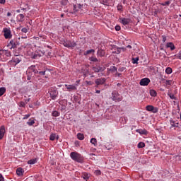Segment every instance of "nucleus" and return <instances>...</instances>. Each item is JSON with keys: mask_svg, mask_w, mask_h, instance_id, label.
Listing matches in <instances>:
<instances>
[{"mask_svg": "<svg viewBox=\"0 0 181 181\" xmlns=\"http://www.w3.org/2000/svg\"><path fill=\"white\" fill-rule=\"evenodd\" d=\"M70 156L75 162H78V163H83L84 162V157L77 152H71Z\"/></svg>", "mask_w": 181, "mask_h": 181, "instance_id": "1", "label": "nucleus"}, {"mask_svg": "<svg viewBox=\"0 0 181 181\" xmlns=\"http://www.w3.org/2000/svg\"><path fill=\"white\" fill-rule=\"evenodd\" d=\"M11 56V51L0 49V59L2 60V62L9 60Z\"/></svg>", "mask_w": 181, "mask_h": 181, "instance_id": "2", "label": "nucleus"}, {"mask_svg": "<svg viewBox=\"0 0 181 181\" xmlns=\"http://www.w3.org/2000/svg\"><path fill=\"white\" fill-rule=\"evenodd\" d=\"M21 62H22V58L16 53L15 57L8 62V64L9 66H16V64H18V63H21Z\"/></svg>", "mask_w": 181, "mask_h": 181, "instance_id": "3", "label": "nucleus"}, {"mask_svg": "<svg viewBox=\"0 0 181 181\" xmlns=\"http://www.w3.org/2000/svg\"><path fill=\"white\" fill-rule=\"evenodd\" d=\"M112 100L115 101V103H119V101H122V96L119 95L118 91L114 90L112 93Z\"/></svg>", "mask_w": 181, "mask_h": 181, "instance_id": "4", "label": "nucleus"}, {"mask_svg": "<svg viewBox=\"0 0 181 181\" xmlns=\"http://www.w3.org/2000/svg\"><path fill=\"white\" fill-rule=\"evenodd\" d=\"M49 93L52 100H56V98H57V95H59V92L57 91V89L54 88H51L49 90Z\"/></svg>", "mask_w": 181, "mask_h": 181, "instance_id": "5", "label": "nucleus"}, {"mask_svg": "<svg viewBox=\"0 0 181 181\" xmlns=\"http://www.w3.org/2000/svg\"><path fill=\"white\" fill-rule=\"evenodd\" d=\"M63 45L65 47L71 48V49L77 46V44L76 43V42L71 41V40L64 41Z\"/></svg>", "mask_w": 181, "mask_h": 181, "instance_id": "6", "label": "nucleus"}, {"mask_svg": "<svg viewBox=\"0 0 181 181\" xmlns=\"http://www.w3.org/2000/svg\"><path fill=\"white\" fill-rule=\"evenodd\" d=\"M5 39H12V31L8 28H4L3 30Z\"/></svg>", "mask_w": 181, "mask_h": 181, "instance_id": "7", "label": "nucleus"}, {"mask_svg": "<svg viewBox=\"0 0 181 181\" xmlns=\"http://www.w3.org/2000/svg\"><path fill=\"white\" fill-rule=\"evenodd\" d=\"M8 46H11L10 49H16L19 46V41L16 39L11 40Z\"/></svg>", "mask_w": 181, "mask_h": 181, "instance_id": "8", "label": "nucleus"}, {"mask_svg": "<svg viewBox=\"0 0 181 181\" xmlns=\"http://www.w3.org/2000/svg\"><path fill=\"white\" fill-rule=\"evenodd\" d=\"M146 111H149L150 112H153V114H156L159 109L158 107H154L153 105H148L146 107Z\"/></svg>", "mask_w": 181, "mask_h": 181, "instance_id": "9", "label": "nucleus"}, {"mask_svg": "<svg viewBox=\"0 0 181 181\" xmlns=\"http://www.w3.org/2000/svg\"><path fill=\"white\" fill-rule=\"evenodd\" d=\"M106 81L107 79L105 78H97L95 81V87H98V86H103V84H105Z\"/></svg>", "mask_w": 181, "mask_h": 181, "instance_id": "10", "label": "nucleus"}, {"mask_svg": "<svg viewBox=\"0 0 181 181\" xmlns=\"http://www.w3.org/2000/svg\"><path fill=\"white\" fill-rule=\"evenodd\" d=\"M151 83V79L148 78H144L140 81V86H148Z\"/></svg>", "mask_w": 181, "mask_h": 181, "instance_id": "11", "label": "nucleus"}, {"mask_svg": "<svg viewBox=\"0 0 181 181\" xmlns=\"http://www.w3.org/2000/svg\"><path fill=\"white\" fill-rule=\"evenodd\" d=\"M120 22L122 23V25H129L131 23V19L130 18H119Z\"/></svg>", "mask_w": 181, "mask_h": 181, "instance_id": "12", "label": "nucleus"}, {"mask_svg": "<svg viewBox=\"0 0 181 181\" xmlns=\"http://www.w3.org/2000/svg\"><path fill=\"white\" fill-rule=\"evenodd\" d=\"M92 69L94 73H100V71H104V70H105V68H103L101 66H93Z\"/></svg>", "mask_w": 181, "mask_h": 181, "instance_id": "13", "label": "nucleus"}, {"mask_svg": "<svg viewBox=\"0 0 181 181\" xmlns=\"http://www.w3.org/2000/svg\"><path fill=\"white\" fill-rule=\"evenodd\" d=\"M5 126L2 125L0 127V139H3L4 136H5Z\"/></svg>", "mask_w": 181, "mask_h": 181, "instance_id": "14", "label": "nucleus"}, {"mask_svg": "<svg viewBox=\"0 0 181 181\" xmlns=\"http://www.w3.org/2000/svg\"><path fill=\"white\" fill-rule=\"evenodd\" d=\"M65 87L66 88L68 91H76V90H77V88L76 87V86H74V85L66 84Z\"/></svg>", "mask_w": 181, "mask_h": 181, "instance_id": "15", "label": "nucleus"}, {"mask_svg": "<svg viewBox=\"0 0 181 181\" xmlns=\"http://www.w3.org/2000/svg\"><path fill=\"white\" fill-rule=\"evenodd\" d=\"M166 47L167 49L170 48L171 51H173L175 49H176V47H175V44H173V42H168L166 44Z\"/></svg>", "mask_w": 181, "mask_h": 181, "instance_id": "16", "label": "nucleus"}, {"mask_svg": "<svg viewBox=\"0 0 181 181\" xmlns=\"http://www.w3.org/2000/svg\"><path fill=\"white\" fill-rule=\"evenodd\" d=\"M136 132H138L139 134H140V135H146L148 134L147 130L145 129H138L136 130Z\"/></svg>", "mask_w": 181, "mask_h": 181, "instance_id": "17", "label": "nucleus"}, {"mask_svg": "<svg viewBox=\"0 0 181 181\" xmlns=\"http://www.w3.org/2000/svg\"><path fill=\"white\" fill-rule=\"evenodd\" d=\"M54 139H57V141L59 140V135H57L56 133H52L49 136V140L50 141H54Z\"/></svg>", "mask_w": 181, "mask_h": 181, "instance_id": "18", "label": "nucleus"}, {"mask_svg": "<svg viewBox=\"0 0 181 181\" xmlns=\"http://www.w3.org/2000/svg\"><path fill=\"white\" fill-rule=\"evenodd\" d=\"M16 173L18 176H23V173H25V170L22 168H18L16 170Z\"/></svg>", "mask_w": 181, "mask_h": 181, "instance_id": "19", "label": "nucleus"}, {"mask_svg": "<svg viewBox=\"0 0 181 181\" xmlns=\"http://www.w3.org/2000/svg\"><path fill=\"white\" fill-rule=\"evenodd\" d=\"M98 56H100V57H104L105 56V51L104 49H98L97 52Z\"/></svg>", "mask_w": 181, "mask_h": 181, "instance_id": "20", "label": "nucleus"}, {"mask_svg": "<svg viewBox=\"0 0 181 181\" xmlns=\"http://www.w3.org/2000/svg\"><path fill=\"white\" fill-rule=\"evenodd\" d=\"M25 21V16L23 14H18L17 16V22H23Z\"/></svg>", "mask_w": 181, "mask_h": 181, "instance_id": "21", "label": "nucleus"}, {"mask_svg": "<svg viewBox=\"0 0 181 181\" xmlns=\"http://www.w3.org/2000/svg\"><path fill=\"white\" fill-rule=\"evenodd\" d=\"M170 124L172 127H174V128H178L179 127V123H176L173 120H170Z\"/></svg>", "mask_w": 181, "mask_h": 181, "instance_id": "22", "label": "nucleus"}, {"mask_svg": "<svg viewBox=\"0 0 181 181\" xmlns=\"http://www.w3.org/2000/svg\"><path fill=\"white\" fill-rule=\"evenodd\" d=\"M4 93H6V88L5 87L0 88V97H2Z\"/></svg>", "mask_w": 181, "mask_h": 181, "instance_id": "23", "label": "nucleus"}, {"mask_svg": "<svg viewBox=\"0 0 181 181\" xmlns=\"http://www.w3.org/2000/svg\"><path fill=\"white\" fill-rule=\"evenodd\" d=\"M35 69H36V66L32 65L31 66H30V67L28 69L27 73L29 74V73H30V71H34Z\"/></svg>", "mask_w": 181, "mask_h": 181, "instance_id": "24", "label": "nucleus"}, {"mask_svg": "<svg viewBox=\"0 0 181 181\" xmlns=\"http://www.w3.org/2000/svg\"><path fill=\"white\" fill-rule=\"evenodd\" d=\"M150 95H151V97H156V95H158V93H156V90L152 89L150 90Z\"/></svg>", "mask_w": 181, "mask_h": 181, "instance_id": "25", "label": "nucleus"}, {"mask_svg": "<svg viewBox=\"0 0 181 181\" xmlns=\"http://www.w3.org/2000/svg\"><path fill=\"white\" fill-rule=\"evenodd\" d=\"M41 69H39L38 74L39 76H45L46 74V68H44L42 71Z\"/></svg>", "mask_w": 181, "mask_h": 181, "instance_id": "26", "label": "nucleus"}, {"mask_svg": "<svg viewBox=\"0 0 181 181\" xmlns=\"http://www.w3.org/2000/svg\"><path fill=\"white\" fill-rule=\"evenodd\" d=\"M139 61V57H136V58H132V63H133V64H138V62Z\"/></svg>", "mask_w": 181, "mask_h": 181, "instance_id": "27", "label": "nucleus"}, {"mask_svg": "<svg viewBox=\"0 0 181 181\" xmlns=\"http://www.w3.org/2000/svg\"><path fill=\"white\" fill-rule=\"evenodd\" d=\"M77 138L78 139H79L80 141H83L84 139V134H81V133H78L77 134Z\"/></svg>", "mask_w": 181, "mask_h": 181, "instance_id": "28", "label": "nucleus"}, {"mask_svg": "<svg viewBox=\"0 0 181 181\" xmlns=\"http://www.w3.org/2000/svg\"><path fill=\"white\" fill-rule=\"evenodd\" d=\"M118 68L116 66H111L110 69H109V71H112V73H117Z\"/></svg>", "mask_w": 181, "mask_h": 181, "instance_id": "29", "label": "nucleus"}, {"mask_svg": "<svg viewBox=\"0 0 181 181\" xmlns=\"http://www.w3.org/2000/svg\"><path fill=\"white\" fill-rule=\"evenodd\" d=\"M36 162H37V160L35 158V159L29 160L28 161V165H35V163H36Z\"/></svg>", "mask_w": 181, "mask_h": 181, "instance_id": "30", "label": "nucleus"}, {"mask_svg": "<svg viewBox=\"0 0 181 181\" xmlns=\"http://www.w3.org/2000/svg\"><path fill=\"white\" fill-rule=\"evenodd\" d=\"M52 117H60V112H59L57 110L53 111L52 112Z\"/></svg>", "mask_w": 181, "mask_h": 181, "instance_id": "31", "label": "nucleus"}, {"mask_svg": "<svg viewBox=\"0 0 181 181\" xmlns=\"http://www.w3.org/2000/svg\"><path fill=\"white\" fill-rule=\"evenodd\" d=\"M117 11H120V12H124V6L122 4H118L117 6Z\"/></svg>", "mask_w": 181, "mask_h": 181, "instance_id": "32", "label": "nucleus"}, {"mask_svg": "<svg viewBox=\"0 0 181 181\" xmlns=\"http://www.w3.org/2000/svg\"><path fill=\"white\" fill-rule=\"evenodd\" d=\"M90 144H92L93 145H94V146H97V139L95 138H92L90 139Z\"/></svg>", "mask_w": 181, "mask_h": 181, "instance_id": "33", "label": "nucleus"}, {"mask_svg": "<svg viewBox=\"0 0 181 181\" xmlns=\"http://www.w3.org/2000/svg\"><path fill=\"white\" fill-rule=\"evenodd\" d=\"M32 53H33V49H32L31 47H28L27 48V54L28 56H30V54H32Z\"/></svg>", "mask_w": 181, "mask_h": 181, "instance_id": "34", "label": "nucleus"}, {"mask_svg": "<svg viewBox=\"0 0 181 181\" xmlns=\"http://www.w3.org/2000/svg\"><path fill=\"white\" fill-rule=\"evenodd\" d=\"M172 68L170 67H167L166 69H165V73L166 74H172Z\"/></svg>", "mask_w": 181, "mask_h": 181, "instance_id": "35", "label": "nucleus"}, {"mask_svg": "<svg viewBox=\"0 0 181 181\" xmlns=\"http://www.w3.org/2000/svg\"><path fill=\"white\" fill-rule=\"evenodd\" d=\"M28 125H29V127H32V125H33V124H35V120L30 119L29 121L27 122Z\"/></svg>", "mask_w": 181, "mask_h": 181, "instance_id": "36", "label": "nucleus"}, {"mask_svg": "<svg viewBox=\"0 0 181 181\" xmlns=\"http://www.w3.org/2000/svg\"><path fill=\"white\" fill-rule=\"evenodd\" d=\"M168 95L170 97L171 100H176V97H175V95L172 93H168Z\"/></svg>", "mask_w": 181, "mask_h": 181, "instance_id": "37", "label": "nucleus"}, {"mask_svg": "<svg viewBox=\"0 0 181 181\" xmlns=\"http://www.w3.org/2000/svg\"><path fill=\"white\" fill-rule=\"evenodd\" d=\"M94 52H95V50L94 49H89V50H87L84 54L85 56H87V54H91V53H94Z\"/></svg>", "mask_w": 181, "mask_h": 181, "instance_id": "38", "label": "nucleus"}, {"mask_svg": "<svg viewBox=\"0 0 181 181\" xmlns=\"http://www.w3.org/2000/svg\"><path fill=\"white\" fill-rule=\"evenodd\" d=\"M76 12H78V9L77 8V5H74V10L71 12V13H76Z\"/></svg>", "mask_w": 181, "mask_h": 181, "instance_id": "39", "label": "nucleus"}, {"mask_svg": "<svg viewBox=\"0 0 181 181\" xmlns=\"http://www.w3.org/2000/svg\"><path fill=\"white\" fill-rule=\"evenodd\" d=\"M137 148H145V144L144 142H139L137 145Z\"/></svg>", "mask_w": 181, "mask_h": 181, "instance_id": "40", "label": "nucleus"}, {"mask_svg": "<svg viewBox=\"0 0 181 181\" xmlns=\"http://www.w3.org/2000/svg\"><path fill=\"white\" fill-rule=\"evenodd\" d=\"M94 174L95 175V176H101V170H96L94 171Z\"/></svg>", "mask_w": 181, "mask_h": 181, "instance_id": "41", "label": "nucleus"}, {"mask_svg": "<svg viewBox=\"0 0 181 181\" xmlns=\"http://www.w3.org/2000/svg\"><path fill=\"white\" fill-rule=\"evenodd\" d=\"M69 4V0H62L61 1V5H63L64 6H66Z\"/></svg>", "mask_w": 181, "mask_h": 181, "instance_id": "42", "label": "nucleus"}, {"mask_svg": "<svg viewBox=\"0 0 181 181\" xmlns=\"http://www.w3.org/2000/svg\"><path fill=\"white\" fill-rule=\"evenodd\" d=\"M74 100L75 103H78V104H80V99H79L78 96L74 95Z\"/></svg>", "mask_w": 181, "mask_h": 181, "instance_id": "43", "label": "nucleus"}, {"mask_svg": "<svg viewBox=\"0 0 181 181\" xmlns=\"http://www.w3.org/2000/svg\"><path fill=\"white\" fill-rule=\"evenodd\" d=\"M101 4H103V5H105L106 6H110V4H108V0H103Z\"/></svg>", "mask_w": 181, "mask_h": 181, "instance_id": "44", "label": "nucleus"}, {"mask_svg": "<svg viewBox=\"0 0 181 181\" xmlns=\"http://www.w3.org/2000/svg\"><path fill=\"white\" fill-rule=\"evenodd\" d=\"M90 62H93V63H97V62H98V59H97L96 57H90Z\"/></svg>", "mask_w": 181, "mask_h": 181, "instance_id": "45", "label": "nucleus"}, {"mask_svg": "<svg viewBox=\"0 0 181 181\" xmlns=\"http://www.w3.org/2000/svg\"><path fill=\"white\" fill-rule=\"evenodd\" d=\"M83 179H85V180L89 179L88 174L86 173H84L83 174Z\"/></svg>", "mask_w": 181, "mask_h": 181, "instance_id": "46", "label": "nucleus"}, {"mask_svg": "<svg viewBox=\"0 0 181 181\" xmlns=\"http://www.w3.org/2000/svg\"><path fill=\"white\" fill-rule=\"evenodd\" d=\"M165 83L166 84V86H172V81L166 80Z\"/></svg>", "mask_w": 181, "mask_h": 181, "instance_id": "47", "label": "nucleus"}, {"mask_svg": "<svg viewBox=\"0 0 181 181\" xmlns=\"http://www.w3.org/2000/svg\"><path fill=\"white\" fill-rule=\"evenodd\" d=\"M87 86H93V84H94V82L91 81H86Z\"/></svg>", "mask_w": 181, "mask_h": 181, "instance_id": "48", "label": "nucleus"}, {"mask_svg": "<svg viewBox=\"0 0 181 181\" xmlns=\"http://www.w3.org/2000/svg\"><path fill=\"white\" fill-rule=\"evenodd\" d=\"M175 57H177V59L181 60V51H180L178 54H175Z\"/></svg>", "mask_w": 181, "mask_h": 181, "instance_id": "49", "label": "nucleus"}, {"mask_svg": "<svg viewBox=\"0 0 181 181\" xmlns=\"http://www.w3.org/2000/svg\"><path fill=\"white\" fill-rule=\"evenodd\" d=\"M126 67L125 66H122V67H119V71H120V72H122V71H124V70H126Z\"/></svg>", "mask_w": 181, "mask_h": 181, "instance_id": "50", "label": "nucleus"}, {"mask_svg": "<svg viewBox=\"0 0 181 181\" xmlns=\"http://www.w3.org/2000/svg\"><path fill=\"white\" fill-rule=\"evenodd\" d=\"M21 32H23V33H28V28H22Z\"/></svg>", "mask_w": 181, "mask_h": 181, "instance_id": "51", "label": "nucleus"}, {"mask_svg": "<svg viewBox=\"0 0 181 181\" xmlns=\"http://www.w3.org/2000/svg\"><path fill=\"white\" fill-rule=\"evenodd\" d=\"M37 57H40V55L37 54H35L34 55H33V59H37Z\"/></svg>", "mask_w": 181, "mask_h": 181, "instance_id": "52", "label": "nucleus"}, {"mask_svg": "<svg viewBox=\"0 0 181 181\" xmlns=\"http://www.w3.org/2000/svg\"><path fill=\"white\" fill-rule=\"evenodd\" d=\"M115 30H117V32L121 30V26H119V25H116V26H115Z\"/></svg>", "mask_w": 181, "mask_h": 181, "instance_id": "53", "label": "nucleus"}, {"mask_svg": "<svg viewBox=\"0 0 181 181\" xmlns=\"http://www.w3.org/2000/svg\"><path fill=\"white\" fill-rule=\"evenodd\" d=\"M25 105H26V104L25 103V102H20V107H25Z\"/></svg>", "mask_w": 181, "mask_h": 181, "instance_id": "54", "label": "nucleus"}, {"mask_svg": "<svg viewBox=\"0 0 181 181\" xmlns=\"http://www.w3.org/2000/svg\"><path fill=\"white\" fill-rule=\"evenodd\" d=\"M163 42L165 43L166 42V35H162Z\"/></svg>", "mask_w": 181, "mask_h": 181, "instance_id": "55", "label": "nucleus"}, {"mask_svg": "<svg viewBox=\"0 0 181 181\" xmlns=\"http://www.w3.org/2000/svg\"><path fill=\"white\" fill-rule=\"evenodd\" d=\"M29 117H30V115H25V116H24V117L23 118V119H28V118H29Z\"/></svg>", "mask_w": 181, "mask_h": 181, "instance_id": "56", "label": "nucleus"}, {"mask_svg": "<svg viewBox=\"0 0 181 181\" xmlns=\"http://www.w3.org/2000/svg\"><path fill=\"white\" fill-rule=\"evenodd\" d=\"M76 8H78V9H81V8H83V5H81V4H77V5H76Z\"/></svg>", "mask_w": 181, "mask_h": 181, "instance_id": "57", "label": "nucleus"}, {"mask_svg": "<svg viewBox=\"0 0 181 181\" xmlns=\"http://www.w3.org/2000/svg\"><path fill=\"white\" fill-rule=\"evenodd\" d=\"M35 74H39V71L37 69H34V71H33Z\"/></svg>", "mask_w": 181, "mask_h": 181, "instance_id": "58", "label": "nucleus"}, {"mask_svg": "<svg viewBox=\"0 0 181 181\" xmlns=\"http://www.w3.org/2000/svg\"><path fill=\"white\" fill-rule=\"evenodd\" d=\"M4 176H2V174H0V181H4Z\"/></svg>", "mask_w": 181, "mask_h": 181, "instance_id": "59", "label": "nucleus"}, {"mask_svg": "<svg viewBox=\"0 0 181 181\" xmlns=\"http://www.w3.org/2000/svg\"><path fill=\"white\" fill-rule=\"evenodd\" d=\"M163 6L165 5H170V1H165L164 4H163Z\"/></svg>", "mask_w": 181, "mask_h": 181, "instance_id": "60", "label": "nucleus"}, {"mask_svg": "<svg viewBox=\"0 0 181 181\" xmlns=\"http://www.w3.org/2000/svg\"><path fill=\"white\" fill-rule=\"evenodd\" d=\"M122 49V48L118 47V48L117 49V53H121V49Z\"/></svg>", "mask_w": 181, "mask_h": 181, "instance_id": "61", "label": "nucleus"}, {"mask_svg": "<svg viewBox=\"0 0 181 181\" xmlns=\"http://www.w3.org/2000/svg\"><path fill=\"white\" fill-rule=\"evenodd\" d=\"M6 2V0H0V4H4Z\"/></svg>", "mask_w": 181, "mask_h": 181, "instance_id": "62", "label": "nucleus"}, {"mask_svg": "<svg viewBox=\"0 0 181 181\" xmlns=\"http://www.w3.org/2000/svg\"><path fill=\"white\" fill-rule=\"evenodd\" d=\"M154 16H158V11H154Z\"/></svg>", "mask_w": 181, "mask_h": 181, "instance_id": "63", "label": "nucleus"}, {"mask_svg": "<svg viewBox=\"0 0 181 181\" xmlns=\"http://www.w3.org/2000/svg\"><path fill=\"white\" fill-rule=\"evenodd\" d=\"M12 13H11V12H8L7 13V16H11Z\"/></svg>", "mask_w": 181, "mask_h": 181, "instance_id": "64", "label": "nucleus"}]
</instances>
